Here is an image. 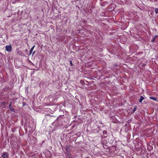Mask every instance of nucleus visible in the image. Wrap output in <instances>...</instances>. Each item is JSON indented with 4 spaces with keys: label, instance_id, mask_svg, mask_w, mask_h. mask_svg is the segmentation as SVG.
<instances>
[{
    "label": "nucleus",
    "instance_id": "1",
    "mask_svg": "<svg viewBox=\"0 0 158 158\" xmlns=\"http://www.w3.org/2000/svg\"><path fill=\"white\" fill-rule=\"evenodd\" d=\"M6 50L8 52H10L12 50V47L11 45H8L6 46Z\"/></svg>",
    "mask_w": 158,
    "mask_h": 158
},
{
    "label": "nucleus",
    "instance_id": "2",
    "mask_svg": "<svg viewBox=\"0 0 158 158\" xmlns=\"http://www.w3.org/2000/svg\"><path fill=\"white\" fill-rule=\"evenodd\" d=\"M9 156V155L8 153L4 152L2 153V156L3 158H8Z\"/></svg>",
    "mask_w": 158,
    "mask_h": 158
},
{
    "label": "nucleus",
    "instance_id": "3",
    "mask_svg": "<svg viewBox=\"0 0 158 158\" xmlns=\"http://www.w3.org/2000/svg\"><path fill=\"white\" fill-rule=\"evenodd\" d=\"M102 144H103V145H104L106 147V144L107 143V142L106 140L102 139Z\"/></svg>",
    "mask_w": 158,
    "mask_h": 158
},
{
    "label": "nucleus",
    "instance_id": "4",
    "mask_svg": "<svg viewBox=\"0 0 158 158\" xmlns=\"http://www.w3.org/2000/svg\"><path fill=\"white\" fill-rule=\"evenodd\" d=\"M65 148L66 152H68V151H70V146L69 145H67L65 146Z\"/></svg>",
    "mask_w": 158,
    "mask_h": 158
},
{
    "label": "nucleus",
    "instance_id": "5",
    "mask_svg": "<svg viewBox=\"0 0 158 158\" xmlns=\"http://www.w3.org/2000/svg\"><path fill=\"white\" fill-rule=\"evenodd\" d=\"M144 99V97L142 96H140V98L139 99V102H141L142 100Z\"/></svg>",
    "mask_w": 158,
    "mask_h": 158
},
{
    "label": "nucleus",
    "instance_id": "6",
    "mask_svg": "<svg viewBox=\"0 0 158 158\" xmlns=\"http://www.w3.org/2000/svg\"><path fill=\"white\" fill-rule=\"evenodd\" d=\"M137 109V106H135L134 107V108L133 110H132L131 113H134L136 110Z\"/></svg>",
    "mask_w": 158,
    "mask_h": 158
},
{
    "label": "nucleus",
    "instance_id": "7",
    "mask_svg": "<svg viewBox=\"0 0 158 158\" xmlns=\"http://www.w3.org/2000/svg\"><path fill=\"white\" fill-rule=\"evenodd\" d=\"M111 149L113 150V151H114V152H115V151L116 150V147L115 146H112Z\"/></svg>",
    "mask_w": 158,
    "mask_h": 158
},
{
    "label": "nucleus",
    "instance_id": "8",
    "mask_svg": "<svg viewBox=\"0 0 158 158\" xmlns=\"http://www.w3.org/2000/svg\"><path fill=\"white\" fill-rule=\"evenodd\" d=\"M150 98L152 100H156V98L154 97H150Z\"/></svg>",
    "mask_w": 158,
    "mask_h": 158
},
{
    "label": "nucleus",
    "instance_id": "9",
    "mask_svg": "<svg viewBox=\"0 0 158 158\" xmlns=\"http://www.w3.org/2000/svg\"><path fill=\"white\" fill-rule=\"evenodd\" d=\"M155 12L156 14L158 13V9L156 8L155 10Z\"/></svg>",
    "mask_w": 158,
    "mask_h": 158
},
{
    "label": "nucleus",
    "instance_id": "10",
    "mask_svg": "<svg viewBox=\"0 0 158 158\" xmlns=\"http://www.w3.org/2000/svg\"><path fill=\"white\" fill-rule=\"evenodd\" d=\"M69 62H70V64H71V65L72 66L73 65V64L72 63V60H69Z\"/></svg>",
    "mask_w": 158,
    "mask_h": 158
},
{
    "label": "nucleus",
    "instance_id": "11",
    "mask_svg": "<svg viewBox=\"0 0 158 158\" xmlns=\"http://www.w3.org/2000/svg\"><path fill=\"white\" fill-rule=\"evenodd\" d=\"M10 110L14 112L15 111V109L13 108H10Z\"/></svg>",
    "mask_w": 158,
    "mask_h": 158
},
{
    "label": "nucleus",
    "instance_id": "12",
    "mask_svg": "<svg viewBox=\"0 0 158 158\" xmlns=\"http://www.w3.org/2000/svg\"><path fill=\"white\" fill-rule=\"evenodd\" d=\"M67 152V154L68 155V156H70L71 155V154H70V153L69 152V151H68V152Z\"/></svg>",
    "mask_w": 158,
    "mask_h": 158
},
{
    "label": "nucleus",
    "instance_id": "13",
    "mask_svg": "<svg viewBox=\"0 0 158 158\" xmlns=\"http://www.w3.org/2000/svg\"><path fill=\"white\" fill-rule=\"evenodd\" d=\"M107 132L106 131H104L103 132V134H106Z\"/></svg>",
    "mask_w": 158,
    "mask_h": 158
},
{
    "label": "nucleus",
    "instance_id": "14",
    "mask_svg": "<svg viewBox=\"0 0 158 158\" xmlns=\"http://www.w3.org/2000/svg\"><path fill=\"white\" fill-rule=\"evenodd\" d=\"M35 47V45H34L31 48V51H33V49H34V47Z\"/></svg>",
    "mask_w": 158,
    "mask_h": 158
},
{
    "label": "nucleus",
    "instance_id": "15",
    "mask_svg": "<svg viewBox=\"0 0 158 158\" xmlns=\"http://www.w3.org/2000/svg\"><path fill=\"white\" fill-rule=\"evenodd\" d=\"M155 38H153L152 39V42H154V41H155Z\"/></svg>",
    "mask_w": 158,
    "mask_h": 158
},
{
    "label": "nucleus",
    "instance_id": "16",
    "mask_svg": "<svg viewBox=\"0 0 158 158\" xmlns=\"http://www.w3.org/2000/svg\"><path fill=\"white\" fill-rule=\"evenodd\" d=\"M158 36L157 35H156L154 36V38H155V39L156 38H157V37Z\"/></svg>",
    "mask_w": 158,
    "mask_h": 158
},
{
    "label": "nucleus",
    "instance_id": "17",
    "mask_svg": "<svg viewBox=\"0 0 158 158\" xmlns=\"http://www.w3.org/2000/svg\"><path fill=\"white\" fill-rule=\"evenodd\" d=\"M32 51H31L30 50V54L31 55V53L32 52Z\"/></svg>",
    "mask_w": 158,
    "mask_h": 158
},
{
    "label": "nucleus",
    "instance_id": "18",
    "mask_svg": "<svg viewBox=\"0 0 158 158\" xmlns=\"http://www.w3.org/2000/svg\"><path fill=\"white\" fill-rule=\"evenodd\" d=\"M103 147H104V148H106V149L107 148V146H106H106H104V145H103Z\"/></svg>",
    "mask_w": 158,
    "mask_h": 158
},
{
    "label": "nucleus",
    "instance_id": "19",
    "mask_svg": "<svg viewBox=\"0 0 158 158\" xmlns=\"http://www.w3.org/2000/svg\"><path fill=\"white\" fill-rule=\"evenodd\" d=\"M35 51H34V52H33L32 54V56H33V55L34 54V53H35Z\"/></svg>",
    "mask_w": 158,
    "mask_h": 158
},
{
    "label": "nucleus",
    "instance_id": "20",
    "mask_svg": "<svg viewBox=\"0 0 158 158\" xmlns=\"http://www.w3.org/2000/svg\"><path fill=\"white\" fill-rule=\"evenodd\" d=\"M11 106V104L10 103V104H9V107H10Z\"/></svg>",
    "mask_w": 158,
    "mask_h": 158
},
{
    "label": "nucleus",
    "instance_id": "21",
    "mask_svg": "<svg viewBox=\"0 0 158 158\" xmlns=\"http://www.w3.org/2000/svg\"><path fill=\"white\" fill-rule=\"evenodd\" d=\"M69 158H73V157L69 156Z\"/></svg>",
    "mask_w": 158,
    "mask_h": 158
},
{
    "label": "nucleus",
    "instance_id": "22",
    "mask_svg": "<svg viewBox=\"0 0 158 158\" xmlns=\"http://www.w3.org/2000/svg\"><path fill=\"white\" fill-rule=\"evenodd\" d=\"M127 125V124L125 125V126H126Z\"/></svg>",
    "mask_w": 158,
    "mask_h": 158
}]
</instances>
